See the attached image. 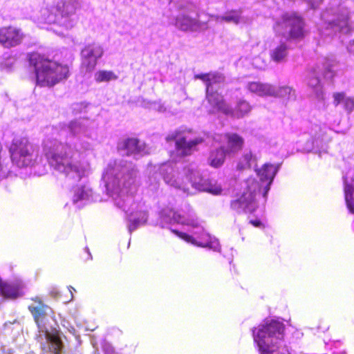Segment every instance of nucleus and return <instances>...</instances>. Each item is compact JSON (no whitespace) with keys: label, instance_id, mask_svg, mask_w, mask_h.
I'll use <instances>...</instances> for the list:
<instances>
[{"label":"nucleus","instance_id":"nucleus-38","mask_svg":"<svg viewBox=\"0 0 354 354\" xmlns=\"http://www.w3.org/2000/svg\"><path fill=\"white\" fill-rule=\"evenodd\" d=\"M339 63L336 61L335 58L333 56L330 57L326 58V62L324 64L326 66H334L335 65L338 64Z\"/></svg>","mask_w":354,"mask_h":354},{"label":"nucleus","instance_id":"nucleus-42","mask_svg":"<svg viewBox=\"0 0 354 354\" xmlns=\"http://www.w3.org/2000/svg\"><path fill=\"white\" fill-rule=\"evenodd\" d=\"M170 2H174V3H176L175 0H169Z\"/></svg>","mask_w":354,"mask_h":354},{"label":"nucleus","instance_id":"nucleus-10","mask_svg":"<svg viewBox=\"0 0 354 354\" xmlns=\"http://www.w3.org/2000/svg\"><path fill=\"white\" fill-rule=\"evenodd\" d=\"M46 343L41 344V350L44 354H61L64 348V343L60 337L59 330H55L53 332H45Z\"/></svg>","mask_w":354,"mask_h":354},{"label":"nucleus","instance_id":"nucleus-3","mask_svg":"<svg viewBox=\"0 0 354 354\" xmlns=\"http://www.w3.org/2000/svg\"><path fill=\"white\" fill-rule=\"evenodd\" d=\"M11 162L18 167H27L35 164V147L26 138H15L9 147Z\"/></svg>","mask_w":354,"mask_h":354},{"label":"nucleus","instance_id":"nucleus-6","mask_svg":"<svg viewBox=\"0 0 354 354\" xmlns=\"http://www.w3.org/2000/svg\"><path fill=\"white\" fill-rule=\"evenodd\" d=\"M322 19L328 24V27L343 34H347L351 30L348 21V11L341 9L335 12L332 9L326 10L322 14Z\"/></svg>","mask_w":354,"mask_h":354},{"label":"nucleus","instance_id":"nucleus-41","mask_svg":"<svg viewBox=\"0 0 354 354\" xmlns=\"http://www.w3.org/2000/svg\"><path fill=\"white\" fill-rule=\"evenodd\" d=\"M128 181L129 182H128V186L127 187H129V185L134 182V180H133V178L131 176H129Z\"/></svg>","mask_w":354,"mask_h":354},{"label":"nucleus","instance_id":"nucleus-11","mask_svg":"<svg viewBox=\"0 0 354 354\" xmlns=\"http://www.w3.org/2000/svg\"><path fill=\"white\" fill-rule=\"evenodd\" d=\"M103 53L104 50L100 45L95 43L88 44L81 51L82 66H95Z\"/></svg>","mask_w":354,"mask_h":354},{"label":"nucleus","instance_id":"nucleus-16","mask_svg":"<svg viewBox=\"0 0 354 354\" xmlns=\"http://www.w3.org/2000/svg\"><path fill=\"white\" fill-rule=\"evenodd\" d=\"M195 79H199L206 84V89L216 90L214 88V84H223L225 82V77L223 74L209 72L207 73H200L195 75Z\"/></svg>","mask_w":354,"mask_h":354},{"label":"nucleus","instance_id":"nucleus-19","mask_svg":"<svg viewBox=\"0 0 354 354\" xmlns=\"http://www.w3.org/2000/svg\"><path fill=\"white\" fill-rule=\"evenodd\" d=\"M118 149L124 150L127 156H131L140 153L143 147L137 138H128L119 144Z\"/></svg>","mask_w":354,"mask_h":354},{"label":"nucleus","instance_id":"nucleus-5","mask_svg":"<svg viewBox=\"0 0 354 354\" xmlns=\"http://www.w3.org/2000/svg\"><path fill=\"white\" fill-rule=\"evenodd\" d=\"M257 183L252 181L239 198L231 201L230 207L238 214L254 213L258 207L255 199Z\"/></svg>","mask_w":354,"mask_h":354},{"label":"nucleus","instance_id":"nucleus-32","mask_svg":"<svg viewBox=\"0 0 354 354\" xmlns=\"http://www.w3.org/2000/svg\"><path fill=\"white\" fill-rule=\"evenodd\" d=\"M171 232L173 234H176L177 236H178L180 239H183V241H185L187 243H190L193 245H196L198 246H203L202 244L198 243L196 242V239L192 236H191L185 232H180L176 229H171Z\"/></svg>","mask_w":354,"mask_h":354},{"label":"nucleus","instance_id":"nucleus-30","mask_svg":"<svg viewBox=\"0 0 354 354\" xmlns=\"http://www.w3.org/2000/svg\"><path fill=\"white\" fill-rule=\"evenodd\" d=\"M95 80L98 82H109L116 80L117 75L110 71H99L95 75Z\"/></svg>","mask_w":354,"mask_h":354},{"label":"nucleus","instance_id":"nucleus-29","mask_svg":"<svg viewBox=\"0 0 354 354\" xmlns=\"http://www.w3.org/2000/svg\"><path fill=\"white\" fill-rule=\"evenodd\" d=\"M218 19L227 23L238 24L240 21V12L236 10H231L224 15L218 17Z\"/></svg>","mask_w":354,"mask_h":354},{"label":"nucleus","instance_id":"nucleus-37","mask_svg":"<svg viewBox=\"0 0 354 354\" xmlns=\"http://www.w3.org/2000/svg\"><path fill=\"white\" fill-rule=\"evenodd\" d=\"M107 185L111 186L112 189L114 191H116V192L120 191V189H121L120 185L118 183V178L116 177L113 178L112 182H111V181L108 182Z\"/></svg>","mask_w":354,"mask_h":354},{"label":"nucleus","instance_id":"nucleus-39","mask_svg":"<svg viewBox=\"0 0 354 354\" xmlns=\"http://www.w3.org/2000/svg\"><path fill=\"white\" fill-rule=\"evenodd\" d=\"M250 223L252 224L253 226L256 227H263V225L262 224V223L261 222L260 220H250Z\"/></svg>","mask_w":354,"mask_h":354},{"label":"nucleus","instance_id":"nucleus-20","mask_svg":"<svg viewBox=\"0 0 354 354\" xmlns=\"http://www.w3.org/2000/svg\"><path fill=\"white\" fill-rule=\"evenodd\" d=\"M24 59L27 60L30 66H49L52 61L37 52L29 53L25 55Z\"/></svg>","mask_w":354,"mask_h":354},{"label":"nucleus","instance_id":"nucleus-23","mask_svg":"<svg viewBox=\"0 0 354 354\" xmlns=\"http://www.w3.org/2000/svg\"><path fill=\"white\" fill-rule=\"evenodd\" d=\"M200 191L206 192L214 195H219L222 192L221 186L216 181L207 178L204 181V185H198Z\"/></svg>","mask_w":354,"mask_h":354},{"label":"nucleus","instance_id":"nucleus-27","mask_svg":"<svg viewBox=\"0 0 354 354\" xmlns=\"http://www.w3.org/2000/svg\"><path fill=\"white\" fill-rule=\"evenodd\" d=\"M253 159H254V156L251 151L245 153L237 162L236 169L242 171L250 169L251 167V162Z\"/></svg>","mask_w":354,"mask_h":354},{"label":"nucleus","instance_id":"nucleus-14","mask_svg":"<svg viewBox=\"0 0 354 354\" xmlns=\"http://www.w3.org/2000/svg\"><path fill=\"white\" fill-rule=\"evenodd\" d=\"M31 300L33 301V304L28 306V310L32 314L36 324L38 326H40L47 315L46 310L50 309V308L39 297H32Z\"/></svg>","mask_w":354,"mask_h":354},{"label":"nucleus","instance_id":"nucleus-21","mask_svg":"<svg viewBox=\"0 0 354 354\" xmlns=\"http://www.w3.org/2000/svg\"><path fill=\"white\" fill-rule=\"evenodd\" d=\"M227 156L228 154L222 146L212 150L208 158L209 165L214 168L221 167L224 163Z\"/></svg>","mask_w":354,"mask_h":354},{"label":"nucleus","instance_id":"nucleus-4","mask_svg":"<svg viewBox=\"0 0 354 354\" xmlns=\"http://www.w3.org/2000/svg\"><path fill=\"white\" fill-rule=\"evenodd\" d=\"M303 19L295 12H286L277 21L276 32L288 40H300L304 37Z\"/></svg>","mask_w":354,"mask_h":354},{"label":"nucleus","instance_id":"nucleus-7","mask_svg":"<svg viewBox=\"0 0 354 354\" xmlns=\"http://www.w3.org/2000/svg\"><path fill=\"white\" fill-rule=\"evenodd\" d=\"M205 98L210 113H222L225 115H232V108L227 102L224 96L218 90L205 89Z\"/></svg>","mask_w":354,"mask_h":354},{"label":"nucleus","instance_id":"nucleus-35","mask_svg":"<svg viewBox=\"0 0 354 354\" xmlns=\"http://www.w3.org/2000/svg\"><path fill=\"white\" fill-rule=\"evenodd\" d=\"M344 108L348 112L351 113L354 110V98L351 97H347L344 101Z\"/></svg>","mask_w":354,"mask_h":354},{"label":"nucleus","instance_id":"nucleus-13","mask_svg":"<svg viewBox=\"0 0 354 354\" xmlns=\"http://www.w3.org/2000/svg\"><path fill=\"white\" fill-rule=\"evenodd\" d=\"M23 38L20 31L13 27L0 29V44L5 47H12L19 44Z\"/></svg>","mask_w":354,"mask_h":354},{"label":"nucleus","instance_id":"nucleus-31","mask_svg":"<svg viewBox=\"0 0 354 354\" xmlns=\"http://www.w3.org/2000/svg\"><path fill=\"white\" fill-rule=\"evenodd\" d=\"M251 110L250 105L245 100H240L236 106L235 113L237 117H243Z\"/></svg>","mask_w":354,"mask_h":354},{"label":"nucleus","instance_id":"nucleus-2","mask_svg":"<svg viewBox=\"0 0 354 354\" xmlns=\"http://www.w3.org/2000/svg\"><path fill=\"white\" fill-rule=\"evenodd\" d=\"M49 165L59 173L68 176L71 173L80 174V165L73 160V152L66 145L59 144L45 151Z\"/></svg>","mask_w":354,"mask_h":354},{"label":"nucleus","instance_id":"nucleus-18","mask_svg":"<svg viewBox=\"0 0 354 354\" xmlns=\"http://www.w3.org/2000/svg\"><path fill=\"white\" fill-rule=\"evenodd\" d=\"M175 26L183 31H196L201 27L198 20L183 15L176 17Z\"/></svg>","mask_w":354,"mask_h":354},{"label":"nucleus","instance_id":"nucleus-9","mask_svg":"<svg viewBox=\"0 0 354 354\" xmlns=\"http://www.w3.org/2000/svg\"><path fill=\"white\" fill-rule=\"evenodd\" d=\"M59 68H35L37 82L41 86H53L65 79L66 75L58 73Z\"/></svg>","mask_w":354,"mask_h":354},{"label":"nucleus","instance_id":"nucleus-12","mask_svg":"<svg viewBox=\"0 0 354 354\" xmlns=\"http://www.w3.org/2000/svg\"><path fill=\"white\" fill-rule=\"evenodd\" d=\"M224 144L221 145L228 156H233L241 151L244 147V138L237 133L227 132L223 136Z\"/></svg>","mask_w":354,"mask_h":354},{"label":"nucleus","instance_id":"nucleus-36","mask_svg":"<svg viewBox=\"0 0 354 354\" xmlns=\"http://www.w3.org/2000/svg\"><path fill=\"white\" fill-rule=\"evenodd\" d=\"M102 351L104 354H121L115 347L109 343H105L102 346Z\"/></svg>","mask_w":354,"mask_h":354},{"label":"nucleus","instance_id":"nucleus-24","mask_svg":"<svg viewBox=\"0 0 354 354\" xmlns=\"http://www.w3.org/2000/svg\"><path fill=\"white\" fill-rule=\"evenodd\" d=\"M344 191L346 207L351 214H354V186L346 183Z\"/></svg>","mask_w":354,"mask_h":354},{"label":"nucleus","instance_id":"nucleus-8","mask_svg":"<svg viewBox=\"0 0 354 354\" xmlns=\"http://www.w3.org/2000/svg\"><path fill=\"white\" fill-rule=\"evenodd\" d=\"M168 140H175V147L182 156H190L197 150V146L203 142L201 138L187 140L186 137L180 136L179 132H175L167 138Z\"/></svg>","mask_w":354,"mask_h":354},{"label":"nucleus","instance_id":"nucleus-17","mask_svg":"<svg viewBox=\"0 0 354 354\" xmlns=\"http://www.w3.org/2000/svg\"><path fill=\"white\" fill-rule=\"evenodd\" d=\"M277 171V167L270 163L264 164L261 168L257 170V176L259 177L261 181L268 183L265 195L269 189V185L272 183Z\"/></svg>","mask_w":354,"mask_h":354},{"label":"nucleus","instance_id":"nucleus-26","mask_svg":"<svg viewBox=\"0 0 354 354\" xmlns=\"http://www.w3.org/2000/svg\"><path fill=\"white\" fill-rule=\"evenodd\" d=\"M272 97H279L283 99H289L291 95H295L292 88L288 86H282L277 88L272 86Z\"/></svg>","mask_w":354,"mask_h":354},{"label":"nucleus","instance_id":"nucleus-28","mask_svg":"<svg viewBox=\"0 0 354 354\" xmlns=\"http://www.w3.org/2000/svg\"><path fill=\"white\" fill-rule=\"evenodd\" d=\"M272 59L277 63L282 61L287 55V46L285 44H281L275 48L270 53Z\"/></svg>","mask_w":354,"mask_h":354},{"label":"nucleus","instance_id":"nucleus-22","mask_svg":"<svg viewBox=\"0 0 354 354\" xmlns=\"http://www.w3.org/2000/svg\"><path fill=\"white\" fill-rule=\"evenodd\" d=\"M248 90L259 96H271L272 93V85L263 84L259 82H252L248 85Z\"/></svg>","mask_w":354,"mask_h":354},{"label":"nucleus","instance_id":"nucleus-15","mask_svg":"<svg viewBox=\"0 0 354 354\" xmlns=\"http://www.w3.org/2000/svg\"><path fill=\"white\" fill-rule=\"evenodd\" d=\"M24 285L20 281L6 282L0 280L1 295L10 299H15L23 295Z\"/></svg>","mask_w":354,"mask_h":354},{"label":"nucleus","instance_id":"nucleus-40","mask_svg":"<svg viewBox=\"0 0 354 354\" xmlns=\"http://www.w3.org/2000/svg\"><path fill=\"white\" fill-rule=\"evenodd\" d=\"M348 51L354 54V39L350 41L347 46Z\"/></svg>","mask_w":354,"mask_h":354},{"label":"nucleus","instance_id":"nucleus-25","mask_svg":"<svg viewBox=\"0 0 354 354\" xmlns=\"http://www.w3.org/2000/svg\"><path fill=\"white\" fill-rule=\"evenodd\" d=\"M186 178L192 186L198 191H200L198 185H204V181L206 180L201 176L198 171L194 170H189Z\"/></svg>","mask_w":354,"mask_h":354},{"label":"nucleus","instance_id":"nucleus-1","mask_svg":"<svg viewBox=\"0 0 354 354\" xmlns=\"http://www.w3.org/2000/svg\"><path fill=\"white\" fill-rule=\"evenodd\" d=\"M285 325L272 319L252 330L259 354H290L284 343Z\"/></svg>","mask_w":354,"mask_h":354},{"label":"nucleus","instance_id":"nucleus-34","mask_svg":"<svg viewBox=\"0 0 354 354\" xmlns=\"http://www.w3.org/2000/svg\"><path fill=\"white\" fill-rule=\"evenodd\" d=\"M334 104L335 106L339 105L340 103L344 104V101L346 99L344 92H336L333 93Z\"/></svg>","mask_w":354,"mask_h":354},{"label":"nucleus","instance_id":"nucleus-33","mask_svg":"<svg viewBox=\"0 0 354 354\" xmlns=\"http://www.w3.org/2000/svg\"><path fill=\"white\" fill-rule=\"evenodd\" d=\"M173 218L178 223H180L182 225H191L194 227H196L198 226V224L196 221H195L194 220L186 221V220L183 219V217L181 216V215L178 213L174 214Z\"/></svg>","mask_w":354,"mask_h":354},{"label":"nucleus","instance_id":"nucleus-43","mask_svg":"<svg viewBox=\"0 0 354 354\" xmlns=\"http://www.w3.org/2000/svg\"><path fill=\"white\" fill-rule=\"evenodd\" d=\"M56 66L59 67V66H61V65H59V64H57V66Z\"/></svg>","mask_w":354,"mask_h":354}]
</instances>
